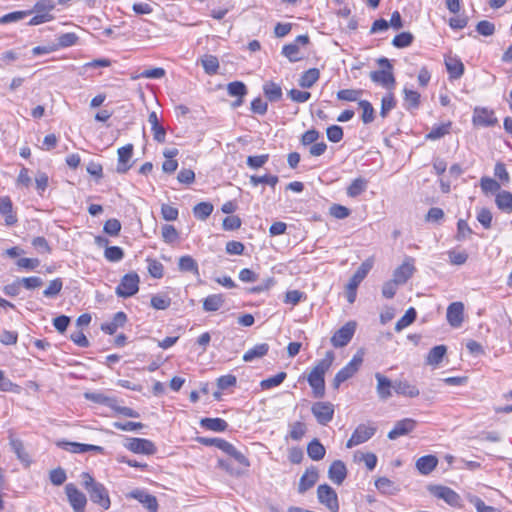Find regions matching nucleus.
<instances>
[{
	"label": "nucleus",
	"mask_w": 512,
	"mask_h": 512,
	"mask_svg": "<svg viewBox=\"0 0 512 512\" xmlns=\"http://www.w3.org/2000/svg\"><path fill=\"white\" fill-rule=\"evenodd\" d=\"M59 447L62 449L71 452V453H86V452H97L102 453L103 447L91 444H82L77 442H69V441H59L57 443Z\"/></svg>",
	"instance_id": "obj_16"
},
{
	"label": "nucleus",
	"mask_w": 512,
	"mask_h": 512,
	"mask_svg": "<svg viewBox=\"0 0 512 512\" xmlns=\"http://www.w3.org/2000/svg\"><path fill=\"white\" fill-rule=\"evenodd\" d=\"M414 270L413 260L409 259L395 269L393 273V280L400 285L405 284L413 275Z\"/></svg>",
	"instance_id": "obj_22"
},
{
	"label": "nucleus",
	"mask_w": 512,
	"mask_h": 512,
	"mask_svg": "<svg viewBox=\"0 0 512 512\" xmlns=\"http://www.w3.org/2000/svg\"><path fill=\"white\" fill-rule=\"evenodd\" d=\"M104 256L110 262H118L123 259L124 252L118 246H110L105 249Z\"/></svg>",
	"instance_id": "obj_59"
},
{
	"label": "nucleus",
	"mask_w": 512,
	"mask_h": 512,
	"mask_svg": "<svg viewBox=\"0 0 512 512\" xmlns=\"http://www.w3.org/2000/svg\"><path fill=\"white\" fill-rule=\"evenodd\" d=\"M178 268L181 272H191L194 275H199L198 264L190 255L181 256L179 258Z\"/></svg>",
	"instance_id": "obj_37"
},
{
	"label": "nucleus",
	"mask_w": 512,
	"mask_h": 512,
	"mask_svg": "<svg viewBox=\"0 0 512 512\" xmlns=\"http://www.w3.org/2000/svg\"><path fill=\"white\" fill-rule=\"evenodd\" d=\"M197 441L205 446H215L225 453L231 448V443L221 438L198 437Z\"/></svg>",
	"instance_id": "obj_38"
},
{
	"label": "nucleus",
	"mask_w": 512,
	"mask_h": 512,
	"mask_svg": "<svg viewBox=\"0 0 512 512\" xmlns=\"http://www.w3.org/2000/svg\"><path fill=\"white\" fill-rule=\"evenodd\" d=\"M495 203L503 212H512V193L506 190H502L496 194Z\"/></svg>",
	"instance_id": "obj_31"
},
{
	"label": "nucleus",
	"mask_w": 512,
	"mask_h": 512,
	"mask_svg": "<svg viewBox=\"0 0 512 512\" xmlns=\"http://www.w3.org/2000/svg\"><path fill=\"white\" fill-rule=\"evenodd\" d=\"M362 361V356L354 355L353 358L336 373L333 379V387L338 389L341 383L350 379L359 370Z\"/></svg>",
	"instance_id": "obj_4"
},
{
	"label": "nucleus",
	"mask_w": 512,
	"mask_h": 512,
	"mask_svg": "<svg viewBox=\"0 0 512 512\" xmlns=\"http://www.w3.org/2000/svg\"><path fill=\"white\" fill-rule=\"evenodd\" d=\"M467 500L475 507L477 512H501L496 507L486 505L485 502L478 496L468 494Z\"/></svg>",
	"instance_id": "obj_40"
},
{
	"label": "nucleus",
	"mask_w": 512,
	"mask_h": 512,
	"mask_svg": "<svg viewBox=\"0 0 512 512\" xmlns=\"http://www.w3.org/2000/svg\"><path fill=\"white\" fill-rule=\"evenodd\" d=\"M356 329L355 322H347L344 326L338 329L331 337V344L335 348L346 346L352 339Z\"/></svg>",
	"instance_id": "obj_9"
},
{
	"label": "nucleus",
	"mask_w": 512,
	"mask_h": 512,
	"mask_svg": "<svg viewBox=\"0 0 512 512\" xmlns=\"http://www.w3.org/2000/svg\"><path fill=\"white\" fill-rule=\"evenodd\" d=\"M10 445L18 459L28 465L30 463L29 455L25 452L23 443L18 439H11Z\"/></svg>",
	"instance_id": "obj_48"
},
{
	"label": "nucleus",
	"mask_w": 512,
	"mask_h": 512,
	"mask_svg": "<svg viewBox=\"0 0 512 512\" xmlns=\"http://www.w3.org/2000/svg\"><path fill=\"white\" fill-rule=\"evenodd\" d=\"M124 447L136 454L153 455L156 453L155 444L144 438H127Z\"/></svg>",
	"instance_id": "obj_7"
},
{
	"label": "nucleus",
	"mask_w": 512,
	"mask_h": 512,
	"mask_svg": "<svg viewBox=\"0 0 512 512\" xmlns=\"http://www.w3.org/2000/svg\"><path fill=\"white\" fill-rule=\"evenodd\" d=\"M360 109L362 110V121L365 124H369L374 121L375 118V110L372 104L367 100H360L358 103Z\"/></svg>",
	"instance_id": "obj_44"
},
{
	"label": "nucleus",
	"mask_w": 512,
	"mask_h": 512,
	"mask_svg": "<svg viewBox=\"0 0 512 512\" xmlns=\"http://www.w3.org/2000/svg\"><path fill=\"white\" fill-rule=\"evenodd\" d=\"M318 477V472L314 467L308 468L300 478L298 492L303 494L312 488L317 482Z\"/></svg>",
	"instance_id": "obj_24"
},
{
	"label": "nucleus",
	"mask_w": 512,
	"mask_h": 512,
	"mask_svg": "<svg viewBox=\"0 0 512 512\" xmlns=\"http://www.w3.org/2000/svg\"><path fill=\"white\" fill-rule=\"evenodd\" d=\"M224 302L225 300L222 294H212L203 300V309L206 312H214L219 310Z\"/></svg>",
	"instance_id": "obj_33"
},
{
	"label": "nucleus",
	"mask_w": 512,
	"mask_h": 512,
	"mask_svg": "<svg viewBox=\"0 0 512 512\" xmlns=\"http://www.w3.org/2000/svg\"><path fill=\"white\" fill-rule=\"evenodd\" d=\"M306 433V426L303 422L297 421L290 426L289 436L291 439L298 441Z\"/></svg>",
	"instance_id": "obj_62"
},
{
	"label": "nucleus",
	"mask_w": 512,
	"mask_h": 512,
	"mask_svg": "<svg viewBox=\"0 0 512 512\" xmlns=\"http://www.w3.org/2000/svg\"><path fill=\"white\" fill-rule=\"evenodd\" d=\"M285 372H279L278 374L269 377L267 379H264L260 382V386L262 389H271L273 387H276L280 385L286 378Z\"/></svg>",
	"instance_id": "obj_52"
},
{
	"label": "nucleus",
	"mask_w": 512,
	"mask_h": 512,
	"mask_svg": "<svg viewBox=\"0 0 512 512\" xmlns=\"http://www.w3.org/2000/svg\"><path fill=\"white\" fill-rule=\"evenodd\" d=\"M269 351V345L267 343L256 344L252 348L248 349L244 355L243 360L245 362H251L254 359L262 358Z\"/></svg>",
	"instance_id": "obj_30"
},
{
	"label": "nucleus",
	"mask_w": 512,
	"mask_h": 512,
	"mask_svg": "<svg viewBox=\"0 0 512 512\" xmlns=\"http://www.w3.org/2000/svg\"><path fill=\"white\" fill-rule=\"evenodd\" d=\"M449 261L452 265H463L468 259V253L465 250L456 251L450 250L448 252Z\"/></svg>",
	"instance_id": "obj_60"
},
{
	"label": "nucleus",
	"mask_w": 512,
	"mask_h": 512,
	"mask_svg": "<svg viewBox=\"0 0 512 512\" xmlns=\"http://www.w3.org/2000/svg\"><path fill=\"white\" fill-rule=\"evenodd\" d=\"M325 453V447L319 442L318 439L312 440L307 446V454L314 461L322 460L325 456Z\"/></svg>",
	"instance_id": "obj_36"
},
{
	"label": "nucleus",
	"mask_w": 512,
	"mask_h": 512,
	"mask_svg": "<svg viewBox=\"0 0 512 512\" xmlns=\"http://www.w3.org/2000/svg\"><path fill=\"white\" fill-rule=\"evenodd\" d=\"M378 64L384 69L372 71L370 78L374 83L381 85L384 88L392 89L395 86V78L392 73V65L387 58H380Z\"/></svg>",
	"instance_id": "obj_3"
},
{
	"label": "nucleus",
	"mask_w": 512,
	"mask_h": 512,
	"mask_svg": "<svg viewBox=\"0 0 512 512\" xmlns=\"http://www.w3.org/2000/svg\"><path fill=\"white\" fill-rule=\"evenodd\" d=\"M416 310L414 308H409L405 314L396 322L395 330L397 332L403 330L404 328L411 325L416 319Z\"/></svg>",
	"instance_id": "obj_42"
},
{
	"label": "nucleus",
	"mask_w": 512,
	"mask_h": 512,
	"mask_svg": "<svg viewBox=\"0 0 512 512\" xmlns=\"http://www.w3.org/2000/svg\"><path fill=\"white\" fill-rule=\"evenodd\" d=\"M367 188V181L363 178H356L347 188V195L349 197H357L363 193Z\"/></svg>",
	"instance_id": "obj_45"
},
{
	"label": "nucleus",
	"mask_w": 512,
	"mask_h": 512,
	"mask_svg": "<svg viewBox=\"0 0 512 512\" xmlns=\"http://www.w3.org/2000/svg\"><path fill=\"white\" fill-rule=\"evenodd\" d=\"M445 65L452 79H458L464 73V65L459 59L449 57L446 59Z\"/></svg>",
	"instance_id": "obj_34"
},
{
	"label": "nucleus",
	"mask_w": 512,
	"mask_h": 512,
	"mask_svg": "<svg viewBox=\"0 0 512 512\" xmlns=\"http://www.w3.org/2000/svg\"><path fill=\"white\" fill-rule=\"evenodd\" d=\"M472 122L475 126L489 127L497 123V118L492 110L476 107L473 111Z\"/></svg>",
	"instance_id": "obj_14"
},
{
	"label": "nucleus",
	"mask_w": 512,
	"mask_h": 512,
	"mask_svg": "<svg viewBox=\"0 0 512 512\" xmlns=\"http://www.w3.org/2000/svg\"><path fill=\"white\" fill-rule=\"evenodd\" d=\"M327 138L333 143H338L343 139V129L338 125L329 126L326 129Z\"/></svg>",
	"instance_id": "obj_63"
},
{
	"label": "nucleus",
	"mask_w": 512,
	"mask_h": 512,
	"mask_svg": "<svg viewBox=\"0 0 512 512\" xmlns=\"http://www.w3.org/2000/svg\"><path fill=\"white\" fill-rule=\"evenodd\" d=\"M309 43L307 35H299L294 42L286 44L282 48V54L289 59L290 62H297L302 59L299 46H305Z\"/></svg>",
	"instance_id": "obj_11"
},
{
	"label": "nucleus",
	"mask_w": 512,
	"mask_h": 512,
	"mask_svg": "<svg viewBox=\"0 0 512 512\" xmlns=\"http://www.w3.org/2000/svg\"><path fill=\"white\" fill-rule=\"evenodd\" d=\"M431 493L439 498L444 500L448 505L452 507H460L461 506V498L459 494H457L454 490L446 486H432L430 488Z\"/></svg>",
	"instance_id": "obj_12"
},
{
	"label": "nucleus",
	"mask_w": 512,
	"mask_h": 512,
	"mask_svg": "<svg viewBox=\"0 0 512 512\" xmlns=\"http://www.w3.org/2000/svg\"><path fill=\"white\" fill-rule=\"evenodd\" d=\"M311 412L320 425H327L334 416V406L330 402H316L311 407Z\"/></svg>",
	"instance_id": "obj_10"
},
{
	"label": "nucleus",
	"mask_w": 512,
	"mask_h": 512,
	"mask_svg": "<svg viewBox=\"0 0 512 512\" xmlns=\"http://www.w3.org/2000/svg\"><path fill=\"white\" fill-rule=\"evenodd\" d=\"M416 427V421L411 418H405L397 421L394 428L388 433L390 440H395L400 436L407 435Z\"/></svg>",
	"instance_id": "obj_18"
},
{
	"label": "nucleus",
	"mask_w": 512,
	"mask_h": 512,
	"mask_svg": "<svg viewBox=\"0 0 512 512\" xmlns=\"http://www.w3.org/2000/svg\"><path fill=\"white\" fill-rule=\"evenodd\" d=\"M127 316L124 312H117L114 314L111 321L103 323L101 325L102 331L105 333L112 335L114 334L120 327H123L126 323Z\"/></svg>",
	"instance_id": "obj_25"
},
{
	"label": "nucleus",
	"mask_w": 512,
	"mask_h": 512,
	"mask_svg": "<svg viewBox=\"0 0 512 512\" xmlns=\"http://www.w3.org/2000/svg\"><path fill=\"white\" fill-rule=\"evenodd\" d=\"M63 288V281L61 278H56L48 284L47 288L43 291V295L46 298L56 297Z\"/></svg>",
	"instance_id": "obj_50"
},
{
	"label": "nucleus",
	"mask_w": 512,
	"mask_h": 512,
	"mask_svg": "<svg viewBox=\"0 0 512 512\" xmlns=\"http://www.w3.org/2000/svg\"><path fill=\"white\" fill-rule=\"evenodd\" d=\"M171 305V298L165 294H156L151 297V306L157 310H165Z\"/></svg>",
	"instance_id": "obj_49"
},
{
	"label": "nucleus",
	"mask_w": 512,
	"mask_h": 512,
	"mask_svg": "<svg viewBox=\"0 0 512 512\" xmlns=\"http://www.w3.org/2000/svg\"><path fill=\"white\" fill-rule=\"evenodd\" d=\"M318 501L326 506L331 512H338L339 502L335 490L327 484L319 485L317 488Z\"/></svg>",
	"instance_id": "obj_6"
},
{
	"label": "nucleus",
	"mask_w": 512,
	"mask_h": 512,
	"mask_svg": "<svg viewBox=\"0 0 512 512\" xmlns=\"http://www.w3.org/2000/svg\"><path fill=\"white\" fill-rule=\"evenodd\" d=\"M373 266V260L367 259L365 260L360 267L356 270V272L353 274V276L350 278L348 285H350L352 288L359 286V284L364 280V278L367 276L369 271L371 270Z\"/></svg>",
	"instance_id": "obj_26"
},
{
	"label": "nucleus",
	"mask_w": 512,
	"mask_h": 512,
	"mask_svg": "<svg viewBox=\"0 0 512 512\" xmlns=\"http://www.w3.org/2000/svg\"><path fill=\"white\" fill-rule=\"evenodd\" d=\"M148 122L151 125V131L153 133V139L159 143H163L166 140V130L165 128L159 123L157 114L155 111H152L149 114Z\"/></svg>",
	"instance_id": "obj_27"
},
{
	"label": "nucleus",
	"mask_w": 512,
	"mask_h": 512,
	"mask_svg": "<svg viewBox=\"0 0 512 512\" xmlns=\"http://www.w3.org/2000/svg\"><path fill=\"white\" fill-rule=\"evenodd\" d=\"M394 391L396 394L408 398H415L420 394L418 387L405 379H397L394 381Z\"/></svg>",
	"instance_id": "obj_19"
},
{
	"label": "nucleus",
	"mask_w": 512,
	"mask_h": 512,
	"mask_svg": "<svg viewBox=\"0 0 512 512\" xmlns=\"http://www.w3.org/2000/svg\"><path fill=\"white\" fill-rule=\"evenodd\" d=\"M129 496L133 499L138 500L140 503H142L149 512H157L158 510V503L155 496L145 492L144 490L136 489L133 490Z\"/></svg>",
	"instance_id": "obj_20"
},
{
	"label": "nucleus",
	"mask_w": 512,
	"mask_h": 512,
	"mask_svg": "<svg viewBox=\"0 0 512 512\" xmlns=\"http://www.w3.org/2000/svg\"><path fill=\"white\" fill-rule=\"evenodd\" d=\"M104 232L110 236H117L121 230V223L119 220L112 218L105 222Z\"/></svg>",
	"instance_id": "obj_64"
},
{
	"label": "nucleus",
	"mask_w": 512,
	"mask_h": 512,
	"mask_svg": "<svg viewBox=\"0 0 512 512\" xmlns=\"http://www.w3.org/2000/svg\"><path fill=\"white\" fill-rule=\"evenodd\" d=\"M376 432V427L373 425H365L360 424L356 427L351 437L346 443L347 448H352L354 446L365 443L369 439H371Z\"/></svg>",
	"instance_id": "obj_8"
},
{
	"label": "nucleus",
	"mask_w": 512,
	"mask_h": 512,
	"mask_svg": "<svg viewBox=\"0 0 512 512\" xmlns=\"http://www.w3.org/2000/svg\"><path fill=\"white\" fill-rule=\"evenodd\" d=\"M202 66L207 74H215L219 68L217 57L208 55L201 60Z\"/></svg>",
	"instance_id": "obj_56"
},
{
	"label": "nucleus",
	"mask_w": 512,
	"mask_h": 512,
	"mask_svg": "<svg viewBox=\"0 0 512 512\" xmlns=\"http://www.w3.org/2000/svg\"><path fill=\"white\" fill-rule=\"evenodd\" d=\"M481 189L484 193L500 192V184L493 178L482 177L480 181Z\"/></svg>",
	"instance_id": "obj_53"
},
{
	"label": "nucleus",
	"mask_w": 512,
	"mask_h": 512,
	"mask_svg": "<svg viewBox=\"0 0 512 512\" xmlns=\"http://www.w3.org/2000/svg\"><path fill=\"white\" fill-rule=\"evenodd\" d=\"M362 94V90L343 89L337 92V98L343 101H357Z\"/></svg>",
	"instance_id": "obj_61"
},
{
	"label": "nucleus",
	"mask_w": 512,
	"mask_h": 512,
	"mask_svg": "<svg viewBox=\"0 0 512 512\" xmlns=\"http://www.w3.org/2000/svg\"><path fill=\"white\" fill-rule=\"evenodd\" d=\"M227 92L231 97L243 98L247 94V87L241 81H234L228 83Z\"/></svg>",
	"instance_id": "obj_46"
},
{
	"label": "nucleus",
	"mask_w": 512,
	"mask_h": 512,
	"mask_svg": "<svg viewBox=\"0 0 512 512\" xmlns=\"http://www.w3.org/2000/svg\"><path fill=\"white\" fill-rule=\"evenodd\" d=\"M451 125H452L451 122H447V123L432 127L430 132L426 135V138L429 140H438V139L444 137L445 135L450 133Z\"/></svg>",
	"instance_id": "obj_43"
},
{
	"label": "nucleus",
	"mask_w": 512,
	"mask_h": 512,
	"mask_svg": "<svg viewBox=\"0 0 512 512\" xmlns=\"http://www.w3.org/2000/svg\"><path fill=\"white\" fill-rule=\"evenodd\" d=\"M0 214L5 217V223L12 226L17 222V217L13 213L12 202L9 197H0Z\"/></svg>",
	"instance_id": "obj_28"
},
{
	"label": "nucleus",
	"mask_w": 512,
	"mask_h": 512,
	"mask_svg": "<svg viewBox=\"0 0 512 512\" xmlns=\"http://www.w3.org/2000/svg\"><path fill=\"white\" fill-rule=\"evenodd\" d=\"M194 215L200 220H206L213 212V205L209 202H200L193 209Z\"/></svg>",
	"instance_id": "obj_47"
},
{
	"label": "nucleus",
	"mask_w": 512,
	"mask_h": 512,
	"mask_svg": "<svg viewBox=\"0 0 512 512\" xmlns=\"http://www.w3.org/2000/svg\"><path fill=\"white\" fill-rule=\"evenodd\" d=\"M375 487L384 494H393L395 487L394 483L387 477H379L375 481Z\"/></svg>",
	"instance_id": "obj_58"
},
{
	"label": "nucleus",
	"mask_w": 512,
	"mask_h": 512,
	"mask_svg": "<svg viewBox=\"0 0 512 512\" xmlns=\"http://www.w3.org/2000/svg\"><path fill=\"white\" fill-rule=\"evenodd\" d=\"M334 360V353L328 351L325 357L317 362L308 375L307 381L313 390V395L316 398H322L325 394V379L326 372L331 367Z\"/></svg>",
	"instance_id": "obj_1"
},
{
	"label": "nucleus",
	"mask_w": 512,
	"mask_h": 512,
	"mask_svg": "<svg viewBox=\"0 0 512 512\" xmlns=\"http://www.w3.org/2000/svg\"><path fill=\"white\" fill-rule=\"evenodd\" d=\"M278 181H279V179L276 175H269V174H266L263 176L252 175L250 177V183L253 186H257V185L263 183V184H267V185L271 186L272 188H274L276 186V184L278 183Z\"/></svg>",
	"instance_id": "obj_51"
},
{
	"label": "nucleus",
	"mask_w": 512,
	"mask_h": 512,
	"mask_svg": "<svg viewBox=\"0 0 512 512\" xmlns=\"http://www.w3.org/2000/svg\"><path fill=\"white\" fill-rule=\"evenodd\" d=\"M328 476L333 483L341 485L347 476L345 464L341 460L332 462L328 470Z\"/></svg>",
	"instance_id": "obj_21"
},
{
	"label": "nucleus",
	"mask_w": 512,
	"mask_h": 512,
	"mask_svg": "<svg viewBox=\"0 0 512 512\" xmlns=\"http://www.w3.org/2000/svg\"><path fill=\"white\" fill-rule=\"evenodd\" d=\"M139 281V276L136 273L125 274L116 287V294L123 298L133 296L139 290Z\"/></svg>",
	"instance_id": "obj_5"
},
{
	"label": "nucleus",
	"mask_w": 512,
	"mask_h": 512,
	"mask_svg": "<svg viewBox=\"0 0 512 512\" xmlns=\"http://www.w3.org/2000/svg\"><path fill=\"white\" fill-rule=\"evenodd\" d=\"M319 77V70L317 68H311L301 75L298 82L299 86L302 88H311L318 81Z\"/></svg>",
	"instance_id": "obj_35"
},
{
	"label": "nucleus",
	"mask_w": 512,
	"mask_h": 512,
	"mask_svg": "<svg viewBox=\"0 0 512 512\" xmlns=\"http://www.w3.org/2000/svg\"><path fill=\"white\" fill-rule=\"evenodd\" d=\"M118 165H117V172L118 173H126L130 169V165H128V162L130 161L132 155H133V145L127 144L121 148L118 149Z\"/></svg>",
	"instance_id": "obj_23"
},
{
	"label": "nucleus",
	"mask_w": 512,
	"mask_h": 512,
	"mask_svg": "<svg viewBox=\"0 0 512 512\" xmlns=\"http://www.w3.org/2000/svg\"><path fill=\"white\" fill-rule=\"evenodd\" d=\"M377 381L376 392L381 400H387L392 396V389L394 390V381H391L385 375L377 372L375 373Z\"/></svg>",
	"instance_id": "obj_17"
},
{
	"label": "nucleus",
	"mask_w": 512,
	"mask_h": 512,
	"mask_svg": "<svg viewBox=\"0 0 512 512\" xmlns=\"http://www.w3.org/2000/svg\"><path fill=\"white\" fill-rule=\"evenodd\" d=\"M446 351L447 349L444 345L433 347L427 355V363L430 365H438L442 361Z\"/></svg>",
	"instance_id": "obj_41"
},
{
	"label": "nucleus",
	"mask_w": 512,
	"mask_h": 512,
	"mask_svg": "<svg viewBox=\"0 0 512 512\" xmlns=\"http://www.w3.org/2000/svg\"><path fill=\"white\" fill-rule=\"evenodd\" d=\"M65 492L74 511L84 512L87 503L86 496L72 483L66 485Z\"/></svg>",
	"instance_id": "obj_13"
},
{
	"label": "nucleus",
	"mask_w": 512,
	"mask_h": 512,
	"mask_svg": "<svg viewBox=\"0 0 512 512\" xmlns=\"http://www.w3.org/2000/svg\"><path fill=\"white\" fill-rule=\"evenodd\" d=\"M413 39L414 37L410 32H402L394 37L392 44L397 48H405L411 45Z\"/></svg>",
	"instance_id": "obj_57"
},
{
	"label": "nucleus",
	"mask_w": 512,
	"mask_h": 512,
	"mask_svg": "<svg viewBox=\"0 0 512 512\" xmlns=\"http://www.w3.org/2000/svg\"><path fill=\"white\" fill-rule=\"evenodd\" d=\"M438 464V459L434 455H426L420 457L416 461V468L423 475H428Z\"/></svg>",
	"instance_id": "obj_29"
},
{
	"label": "nucleus",
	"mask_w": 512,
	"mask_h": 512,
	"mask_svg": "<svg viewBox=\"0 0 512 512\" xmlns=\"http://www.w3.org/2000/svg\"><path fill=\"white\" fill-rule=\"evenodd\" d=\"M263 91H264L265 96L271 102L278 101L282 97L281 87L274 82H268V83L264 84Z\"/></svg>",
	"instance_id": "obj_39"
},
{
	"label": "nucleus",
	"mask_w": 512,
	"mask_h": 512,
	"mask_svg": "<svg viewBox=\"0 0 512 512\" xmlns=\"http://www.w3.org/2000/svg\"><path fill=\"white\" fill-rule=\"evenodd\" d=\"M166 74L165 70L161 67L147 69L138 75L132 76V79L147 78V79H160Z\"/></svg>",
	"instance_id": "obj_54"
},
{
	"label": "nucleus",
	"mask_w": 512,
	"mask_h": 512,
	"mask_svg": "<svg viewBox=\"0 0 512 512\" xmlns=\"http://www.w3.org/2000/svg\"><path fill=\"white\" fill-rule=\"evenodd\" d=\"M201 427L214 432H223L227 429L228 423L221 418H203L200 421Z\"/></svg>",
	"instance_id": "obj_32"
},
{
	"label": "nucleus",
	"mask_w": 512,
	"mask_h": 512,
	"mask_svg": "<svg viewBox=\"0 0 512 512\" xmlns=\"http://www.w3.org/2000/svg\"><path fill=\"white\" fill-rule=\"evenodd\" d=\"M82 485L89 494L91 501L100 505L103 509L110 507V498L103 484L96 482L87 472L81 474Z\"/></svg>",
	"instance_id": "obj_2"
},
{
	"label": "nucleus",
	"mask_w": 512,
	"mask_h": 512,
	"mask_svg": "<svg viewBox=\"0 0 512 512\" xmlns=\"http://www.w3.org/2000/svg\"><path fill=\"white\" fill-rule=\"evenodd\" d=\"M446 318L448 323L458 328L462 325L464 320V305L462 302H453L447 308Z\"/></svg>",
	"instance_id": "obj_15"
},
{
	"label": "nucleus",
	"mask_w": 512,
	"mask_h": 512,
	"mask_svg": "<svg viewBox=\"0 0 512 512\" xmlns=\"http://www.w3.org/2000/svg\"><path fill=\"white\" fill-rule=\"evenodd\" d=\"M86 398L95 403L104 404L110 408H114L116 403V400L114 398L105 396L104 394L101 393H87Z\"/></svg>",
	"instance_id": "obj_55"
}]
</instances>
